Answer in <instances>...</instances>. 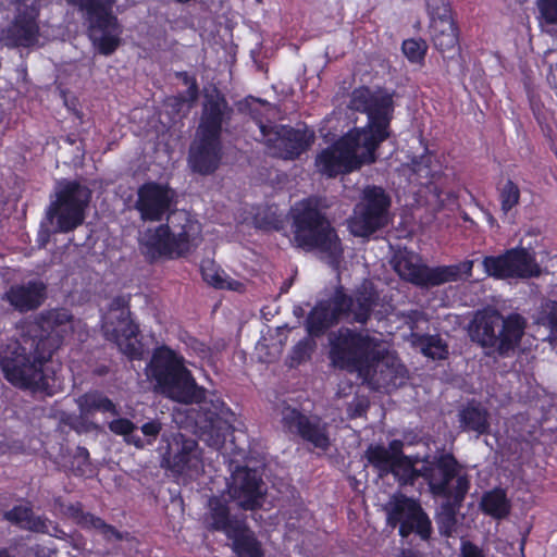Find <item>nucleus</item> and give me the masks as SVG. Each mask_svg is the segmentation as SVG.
<instances>
[{"label": "nucleus", "instance_id": "nucleus-4", "mask_svg": "<svg viewBox=\"0 0 557 557\" xmlns=\"http://www.w3.org/2000/svg\"><path fill=\"white\" fill-rule=\"evenodd\" d=\"M330 357L334 366L358 372L372 389L400 386L406 369L386 345L366 332L339 329L330 335Z\"/></svg>", "mask_w": 557, "mask_h": 557}, {"label": "nucleus", "instance_id": "nucleus-8", "mask_svg": "<svg viewBox=\"0 0 557 557\" xmlns=\"http://www.w3.org/2000/svg\"><path fill=\"white\" fill-rule=\"evenodd\" d=\"M375 292L370 282H364L356 292L355 298L347 297L342 287L332 298L320 301L307 318V331L319 336L341 318H351L364 323L375 300Z\"/></svg>", "mask_w": 557, "mask_h": 557}, {"label": "nucleus", "instance_id": "nucleus-35", "mask_svg": "<svg viewBox=\"0 0 557 557\" xmlns=\"http://www.w3.org/2000/svg\"><path fill=\"white\" fill-rule=\"evenodd\" d=\"M535 322L547 327L550 336L557 339V301L546 300L542 302L535 315Z\"/></svg>", "mask_w": 557, "mask_h": 557}, {"label": "nucleus", "instance_id": "nucleus-27", "mask_svg": "<svg viewBox=\"0 0 557 557\" xmlns=\"http://www.w3.org/2000/svg\"><path fill=\"white\" fill-rule=\"evenodd\" d=\"M45 297L46 286L40 281L13 285L4 295L10 305L21 312L38 308L44 302Z\"/></svg>", "mask_w": 557, "mask_h": 557}, {"label": "nucleus", "instance_id": "nucleus-44", "mask_svg": "<svg viewBox=\"0 0 557 557\" xmlns=\"http://www.w3.org/2000/svg\"><path fill=\"white\" fill-rule=\"evenodd\" d=\"M399 557H417V555L414 553L408 550V552H401Z\"/></svg>", "mask_w": 557, "mask_h": 557}, {"label": "nucleus", "instance_id": "nucleus-47", "mask_svg": "<svg viewBox=\"0 0 557 557\" xmlns=\"http://www.w3.org/2000/svg\"><path fill=\"white\" fill-rule=\"evenodd\" d=\"M79 450H81L82 456H84V457L88 456V451L85 448H81Z\"/></svg>", "mask_w": 557, "mask_h": 557}, {"label": "nucleus", "instance_id": "nucleus-5", "mask_svg": "<svg viewBox=\"0 0 557 557\" xmlns=\"http://www.w3.org/2000/svg\"><path fill=\"white\" fill-rule=\"evenodd\" d=\"M294 243L305 250H318L322 258L336 265L343 253L337 234L318 210L317 202L306 199L293 208Z\"/></svg>", "mask_w": 557, "mask_h": 557}, {"label": "nucleus", "instance_id": "nucleus-13", "mask_svg": "<svg viewBox=\"0 0 557 557\" xmlns=\"http://www.w3.org/2000/svg\"><path fill=\"white\" fill-rule=\"evenodd\" d=\"M85 12L89 23V37L98 51L113 53L121 42L122 28L112 14L115 0H65Z\"/></svg>", "mask_w": 557, "mask_h": 557}, {"label": "nucleus", "instance_id": "nucleus-30", "mask_svg": "<svg viewBox=\"0 0 557 557\" xmlns=\"http://www.w3.org/2000/svg\"><path fill=\"white\" fill-rule=\"evenodd\" d=\"M480 508L485 515L500 520L509 515L511 510V502L505 490L495 487L482 495Z\"/></svg>", "mask_w": 557, "mask_h": 557}, {"label": "nucleus", "instance_id": "nucleus-10", "mask_svg": "<svg viewBox=\"0 0 557 557\" xmlns=\"http://www.w3.org/2000/svg\"><path fill=\"white\" fill-rule=\"evenodd\" d=\"M251 104V113L257 121L261 139L273 156L282 159H294L306 151L313 143V134L309 131L265 124L258 114H263L267 119L274 116L276 109L271 104L259 100H253Z\"/></svg>", "mask_w": 557, "mask_h": 557}, {"label": "nucleus", "instance_id": "nucleus-45", "mask_svg": "<svg viewBox=\"0 0 557 557\" xmlns=\"http://www.w3.org/2000/svg\"><path fill=\"white\" fill-rule=\"evenodd\" d=\"M0 557H12L8 550L5 549H0Z\"/></svg>", "mask_w": 557, "mask_h": 557}, {"label": "nucleus", "instance_id": "nucleus-37", "mask_svg": "<svg viewBox=\"0 0 557 557\" xmlns=\"http://www.w3.org/2000/svg\"><path fill=\"white\" fill-rule=\"evenodd\" d=\"M79 523L87 528H94L99 530L101 534H103L107 539H115L120 540L121 535L119 532L112 528L111 525L106 524L100 518H97L89 513H81Z\"/></svg>", "mask_w": 557, "mask_h": 557}, {"label": "nucleus", "instance_id": "nucleus-29", "mask_svg": "<svg viewBox=\"0 0 557 557\" xmlns=\"http://www.w3.org/2000/svg\"><path fill=\"white\" fill-rule=\"evenodd\" d=\"M77 406L81 417L88 418L95 412L110 413L117 417L120 414L117 406L100 392H89L77 399Z\"/></svg>", "mask_w": 557, "mask_h": 557}, {"label": "nucleus", "instance_id": "nucleus-43", "mask_svg": "<svg viewBox=\"0 0 557 557\" xmlns=\"http://www.w3.org/2000/svg\"><path fill=\"white\" fill-rule=\"evenodd\" d=\"M9 448L8 438L5 434L0 433V453H5Z\"/></svg>", "mask_w": 557, "mask_h": 557}, {"label": "nucleus", "instance_id": "nucleus-21", "mask_svg": "<svg viewBox=\"0 0 557 557\" xmlns=\"http://www.w3.org/2000/svg\"><path fill=\"white\" fill-rule=\"evenodd\" d=\"M46 0H15V18L11 26L2 30L1 40L11 47H30L38 41L37 16Z\"/></svg>", "mask_w": 557, "mask_h": 557}, {"label": "nucleus", "instance_id": "nucleus-41", "mask_svg": "<svg viewBox=\"0 0 557 557\" xmlns=\"http://www.w3.org/2000/svg\"><path fill=\"white\" fill-rule=\"evenodd\" d=\"M459 557H488L485 552L470 541H462Z\"/></svg>", "mask_w": 557, "mask_h": 557}, {"label": "nucleus", "instance_id": "nucleus-28", "mask_svg": "<svg viewBox=\"0 0 557 557\" xmlns=\"http://www.w3.org/2000/svg\"><path fill=\"white\" fill-rule=\"evenodd\" d=\"M5 518L18 524L21 528L41 532L49 533L58 536V528L52 525L50 521L41 517H34L32 510L26 506H16L12 510L5 513Z\"/></svg>", "mask_w": 557, "mask_h": 557}, {"label": "nucleus", "instance_id": "nucleus-17", "mask_svg": "<svg viewBox=\"0 0 557 557\" xmlns=\"http://www.w3.org/2000/svg\"><path fill=\"white\" fill-rule=\"evenodd\" d=\"M102 329L108 341L113 342L120 351L132 360L141 359L144 349L137 338L138 329L129 319V311L117 299L103 317Z\"/></svg>", "mask_w": 557, "mask_h": 557}, {"label": "nucleus", "instance_id": "nucleus-23", "mask_svg": "<svg viewBox=\"0 0 557 557\" xmlns=\"http://www.w3.org/2000/svg\"><path fill=\"white\" fill-rule=\"evenodd\" d=\"M175 191L166 184L149 182L137 191L135 208L144 221H161L175 206Z\"/></svg>", "mask_w": 557, "mask_h": 557}, {"label": "nucleus", "instance_id": "nucleus-25", "mask_svg": "<svg viewBox=\"0 0 557 557\" xmlns=\"http://www.w3.org/2000/svg\"><path fill=\"white\" fill-rule=\"evenodd\" d=\"M227 487L230 497L243 509L253 510L261 505L264 494L263 483L257 471L237 468Z\"/></svg>", "mask_w": 557, "mask_h": 557}, {"label": "nucleus", "instance_id": "nucleus-33", "mask_svg": "<svg viewBox=\"0 0 557 557\" xmlns=\"http://www.w3.org/2000/svg\"><path fill=\"white\" fill-rule=\"evenodd\" d=\"M108 426L112 433L123 436L127 444L134 445L139 449L146 447V443L143 442V438L136 433V424L131 420L126 418H116L112 420Z\"/></svg>", "mask_w": 557, "mask_h": 557}, {"label": "nucleus", "instance_id": "nucleus-15", "mask_svg": "<svg viewBox=\"0 0 557 557\" xmlns=\"http://www.w3.org/2000/svg\"><path fill=\"white\" fill-rule=\"evenodd\" d=\"M420 474L435 495L462 500L469 490V479L460 473V467L450 454L422 460Z\"/></svg>", "mask_w": 557, "mask_h": 557}, {"label": "nucleus", "instance_id": "nucleus-39", "mask_svg": "<svg viewBox=\"0 0 557 557\" xmlns=\"http://www.w3.org/2000/svg\"><path fill=\"white\" fill-rule=\"evenodd\" d=\"M541 17L548 24H557V0H537Z\"/></svg>", "mask_w": 557, "mask_h": 557}, {"label": "nucleus", "instance_id": "nucleus-18", "mask_svg": "<svg viewBox=\"0 0 557 557\" xmlns=\"http://www.w3.org/2000/svg\"><path fill=\"white\" fill-rule=\"evenodd\" d=\"M403 443L393 441L388 447L381 445L370 446L367 449L369 462L379 471L380 475L393 473L403 484L412 483L421 476V461L412 460L401 454Z\"/></svg>", "mask_w": 557, "mask_h": 557}, {"label": "nucleus", "instance_id": "nucleus-9", "mask_svg": "<svg viewBox=\"0 0 557 557\" xmlns=\"http://www.w3.org/2000/svg\"><path fill=\"white\" fill-rule=\"evenodd\" d=\"M527 321L520 314L513 313L507 318L496 310L476 313L471 335L483 347L491 348L499 355H507L520 343L524 334Z\"/></svg>", "mask_w": 557, "mask_h": 557}, {"label": "nucleus", "instance_id": "nucleus-40", "mask_svg": "<svg viewBox=\"0 0 557 557\" xmlns=\"http://www.w3.org/2000/svg\"><path fill=\"white\" fill-rule=\"evenodd\" d=\"M161 430L162 424L158 420H150L141 425L140 431L145 436L143 442L146 443V446L151 445L156 441Z\"/></svg>", "mask_w": 557, "mask_h": 557}, {"label": "nucleus", "instance_id": "nucleus-6", "mask_svg": "<svg viewBox=\"0 0 557 557\" xmlns=\"http://www.w3.org/2000/svg\"><path fill=\"white\" fill-rule=\"evenodd\" d=\"M200 223L186 211H174L169 224L148 228L140 236V249L150 259L178 257L197 246L200 239Z\"/></svg>", "mask_w": 557, "mask_h": 557}, {"label": "nucleus", "instance_id": "nucleus-14", "mask_svg": "<svg viewBox=\"0 0 557 557\" xmlns=\"http://www.w3.org/2000/svg\"><path fill=\"white\" fill-rule=\"evenodd\" d=\"M55 200L51 201L47 215L57 221V231L66 233L85 219V209L90 199V190L77 182L60 181L55 184Z\"/></svg>", "mask_w": 557, "mask_h": 557}, {"label": "nucleus", "instance_id": "nucleus-16", "mask_svg": "<svg viewBox=\"0 0 557 557\" xmlns=\"http://www.w3.org/2000/svg\"><path fill=\"white\" fill-rule=\"evenodd\" d=\"M391 199L385 190L377 186H368L362 198L356 205L348 226L356 236L366 237L387 225L389 221Z\"/></svg>", "mask_w": 557, "mask_h": 557}, {"label": "nucleus", "instance_id": "nucleus-3", "mask_svg": "<svg viewBox=\"0 0 557 557\" xmlns=\"http://www.w3.org/2000/svg\"><path fill=\"white\" fill-rule=\"evenodd\" d=\"M148 375L156 380L157 388L166 397L183 404L202 403L203 421L200 436L211 447L220 449L235 430V413L218 397L206 400L205 389L199 387L183 357L168 347L158 348L147 366Z\"/></svg>", "mask_w": 557, "mask_h": 557}, {"label": "nucleus", "instance_id": "nucleus-24", "mask_svg": "<svg viewBox=\"0 0 557 557\" xmlns=\"http://www.w3.org/2000/svg\"><path fill=\"white\" fill-rule=\"evenodd\" d=\"M431 15V34L434 47L441 52L455 51L458 47V29L447 0H426Z\"/></svg>", "mask_w": 557, "mask_h": 557}, {"label": "nucleus", "instance_id": "nucleus-12", "mask_svg": "<svg viewBox=\"0 0 557 557\" xmlns=\"http://www.w3.org/2000/svg\"><path fill=\"white\" fill-rule=\"evenodd\" d=\"M203 523L208 529L221 531L231 539L237 557L263 556L260 543L253 533L246 528L243 520L230 515L224 496H213L209 499Z\"/></svg>", "mask_w": 557, "mask_h": 557}, {"label": "nucleus", "instance_id": "nucleus-11", "mask_svg": "<svg viewBox=\"0 0 557 557\" xmlns=\"http://www.w3.org/2000/svg\"><path fill=\"white\" fill-rule=\"evenodd\" d=\"M473 263L474 261L467 260L455 265L429 268L419 255L406 249L399 250L393 259L394 269L398 275L421 287L437 286L469 277Z\"/></svg>", "mask_w": 557, "mask_h": 557}, {"label": "nucleus", "instance_id": "nucleus-1", "mask_svg": "<svg viewBox=\"0 0 557 557\" xmlns=\"http://www.w3.org/2000/svg\"><path fill=\"white\" fill-rule=\"evenodd\" d=\"M350 108L364 112L368 124L343 136L332 147L323 150L315 159V165L330 177L349 173L375 161V150L388 136L393 115V99L383 90L360 87L352 91Z\"/></svg>", "mask_w": 557, "mask_h": 557}, {"label": "nucleus", "instance_id": "nucleus-26", "mask_svg": "<svg viewBox=\"0 0 557 557\" xmlns=\"http://www.w3.org/2000/svg\"><path fill=\"white\" fill-rule=\"evenodd\" d=\"M281 422L286 433L300 435L318 448L326 449L330 445L326 426L320 420H311L294 408L284 407Z\"/></svg>", "mask_w": 557, "mask_h": 557}, {"label": "nucleus", "instance_id": "nucleus-32", "mask_svg": "<svg viewBox=\"0 0 557 557\" xmlns=\"http://www.w3.org/2000/svg\"><path fill=\"white\" fill-rule=\"evenodd\" d=\"M459 417L461 426L466 431H474L482 434L488 429L487 411L480 406H467Z\"/></svg>", "mask_w": 557, "mask_h": 557}, {"label": "nucleus", "instance_id": "nucleus-36", "mask_svg": "<svg viewBox=\"0 0 557 557\" xmlns=\"http://www.w3.org/2000/svg\"><path fill=\"white\" fill-rule=\"evenodd\" d=\"M520 199V189L511 181H507L499 190V200L502 211L508 213L513 207H516Z\"/></svg>", "mask_w": 557, "mask_h": 557}, {"label": "nucleus", "instance_id": "nucleus-7", "mask_svg": "<svg viewBox=\"0 0 557 557\" xmlns=\"http://www.w3.org/2000/svg\"><path fill=\"white\" fill-rule=\"evenodd\" d=\"M225 100L218 94L206 96L197 136L189 149L188 164L201 175L213 173L221 160L220 133L226 111Z\"/></svg>", "mask_w": 557, "mask_h": 557}, {"label": "nucleus", "instance_id": "nucleus-46", "mask_svg": "<svg viewBox=\"0 0 557 557\" xmlns=\"http://www.w3.org/2000/svg\"><path fill=\"white\" fill-rule=\"evenodd\" d=\"M487 220H488V223H490L491 225H494V224H495V219H494L492 215H490V214H488V215H487Z\"/></svg>", "mask_w": 557, "mask_h": 557}, {"label": "nucleus", "instance_id": "nucleus-34", "mask_svg": "<svg viewBox=\"0 0 557 557\" xmlns=\"http://www.w3.org/2000/svg\"><path fill=\"white\" fill-rule=\"evenodd\" d=\"M412 344L424 356L432 359H444L447 355V346L437 336H418L412 334Z\"/></svg>", "mask_w": 557, "mask_h": 557}, {"label": "nucleus", "instance_id": "nucleus-38", "mask_svg": "<svg viewBox=\"0 0 557 557\" xmlns=\"http://www.w3.org/2000/svg\"><path fill=\"white\" fill-rule=\"evenodd\" d=\"M428 45L422 39H407L403 42V52L410 62L419 63L424 59Z\"/></svg>", "mask_w": 557, "mask_h": 557}, {"label": "nucleus", "instance_id": "nucleus-48", "mask_svg": "<svg viewBox=\"0 0 557 557\" xmlns=\"http://www.w3.org/2000/svg\"><path fill=\"white\" fill-rule=\"evenodd\" d=\"M288 524H289L290 527H296V524H295L294 522H288Z\"/></svg>", "mask_w": 557, "mask_h": 557}, {"label": "nucleus", "instance_id": "nucleus-22", "mask_svg": "<svg viewBox=\"0 0 557 557\" xmlns=\"http://www.w3.org/2000/svg\"><path fill=\"white\" fill-rule=\"evenodd\" d=\"M163 462L175 474L188 479L197 478L202 471L201 450L197 442L183 434H175L172 437Z\"/></svg>", "mask_w": 557, "mask_h": 557}, {"label": "nucleus", "instance_id": "nucleus-31", "mask_svg": "<svg viewBox=\"0 0 557 557\" xmlns=\"http://www.w3.org/2000/svg\"><path fill=\"white\" fill-rule=\"evenodd\" d=\"M201 275L209 285L230 290H240L243 284L231 278L213 260L205 259L200 264Z\"/></svg>", "mask_w": 557, "mask_h": 557}, {"label": "nucleus", "instance_id": "nucleus-2", "mask_svg": "<svg viewBox=\"0 0 557 557\" xmlns=\"http://www.w3.org/2000/svg\"><path fill=\"white\" fill-rule=\"evenodd\" d=\"M71 331V315L66 310L49 311L29 323L21 341L0 347V364L5 377L21 387L49 389L50 377L44 366Z\"/></svg>", "mask_w": 557, "mask_h": 557}, {"label": "nucleus", "instance_id": "nucleus-42", "mask_svg": "<svg viewBox=\"0 0 557 557\" xmlns=\"http://www.w3.org/2000/svg\"><path fill=\"white\" fill-rule=\"evenodd\" d=\"M186 84H188V89L186 92V97L184 98V101L194 102L198 96L197 85H196L195 81L189 82L187 77H186Z\"/></svg>", "mask_w": 557, "mask_h": 557}, {"label": "nucleus", "instance_id": "nucleus-19", "mask_svg": "<svg viewBox=\"0 0 557 557\" xmlns=\"http://www.w3.org/2000/svg\"><path fill=\"white\" fill-rule=\"evenodd\" d=\"M387 524L399 525V535L407 537L416 532L426 540L431 534V521L418 502L405 495H393L384 506Z\"/></svg>", "mask_w": 557, "mask_h": 557}, {"label": "nucleus", "instance_id": "nucleus-20", "mask_svg": "<svg viewBox=\"0 0 557 557\" xmlns=\"http://www.w3.org/2000/svg\"><path fill=\"white\" fill-rule=\"evenodd\" d=\"M482 264L485 273L496 278H529L541 273L534 255L525 248H512L500 256L485 257Z\"/></svg>", "mask_w": 557, "mask_h": 557}]
</instances>
